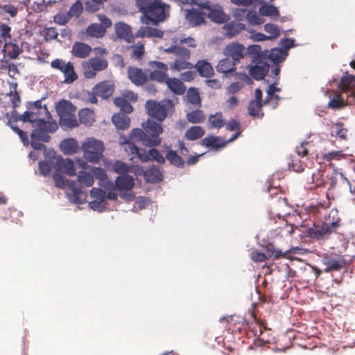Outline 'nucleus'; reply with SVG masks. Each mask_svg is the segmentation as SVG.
Listing matches in <instances>:
<instances>
[{
	"mask_svg": "<svg viewBox=\"0 0 355 355\" xmlns=\"http://www.w3.org/2000/svg\"><path fill=\"white\" fill-rule=\"evenodd\" d=\"M142 128H135L132 130L130 135L127 152L132 157H137L141 162H147L149 160V154L145 149L137 148L134 142H141L148 147H155L161 144V138L159 137L163 132V128L159 123L150 119L142 123Z\"/></svg>",
	"mask_w": 355,
	"mask_h": 355,
	"instance_id": "1",
	"label": "nucleus"
},
{
	"mask_svg": "<svg viewBox=\"0 0 355 355\" xmlns=\"http://www.w3.org/2000/svg\"><path fill=\"white\" fill-rule=\"evenodd\" d=\"M26 111L23 114H19L16 110L10 113H6V119L9 123L22 121L30 123L33 128H47L49 124L57 125L53 121H46L40 118L41 112H47V107L42 106V100L38 99L34 102L26 103Z\"/></svg>",
	"mask_w": 355,
	"mask_h": 355,
	"instance_id": "2",
	"label": "nucleus"
},
{
	"mask_svg": "<svg viewBox=\"0 0 355 355\" xmlns=\"http://www.w3.org/2000/svg\"><path fill=\"white\" fill-rule=\"evenodd\" d=\"M138 8L142 13L141 22H163L170 17L171 6L161 0H138Z\"/></svg>",
	"mask_w": 355,
	"mask_h": 355,
	"instance_id": "3",
	"label": "nucleus"
},
{
	"mask_svg": "<svg viewBox=\"0 0 355 355\" xmlns=\"http://www.w3.org/2000/svg\"><path fill=\"white\" fill-rule=\"evenodd\" d=\"M59 115L60 126L64 128H73L78 126L76 117V107L69 101L65 99L59 101L56 106Z\"/></svg>",
	"mask_w": 355,
	"mask_h": 355,
	"instance_id": "4",
	"label": "nucleus"
},
{
	"mask_svg": "<svg viewBox=\"0 0 355 355\" xmlns=\"http://www.w3.org/2000/svg\"><path fill=\"white\" fill-rule=\"evenodd\" d=\"M145 108L150 116L162 122L168 112L173 111V103L171 99H164L159 102L149 100L146 101Z\"/></svg>",
	"mask_w": 355,
	"mask_h": 355,
	"instance_id": "5",
	"label": "nucleus"
},
{
	"mask_svg": "<svg viewBox=\"0 0 355 355\" xmlns=\"http://www.w3.org/2000/svg\"><path fill=\"white\" fill-rule=\"evenodd\" d=\"M57 125H47V128H33L31 133V142L28 143L35 150H44L45 146L41 142H49L50 139L49 133L57 130Z\"/></svg>",
	"mask_w": 355,
	"mask_h": 355,
	"instance_id": "6",
	"label": "nucleus"
},
{
	"mask_svg": "<svg viewBox=\"0 0 355 355\" xmlns=\"http://www.w3.org/2000/svg\"><path fill=\"white\" fill-rule=\"evenodd\" d=\"M83 157L89 162L96 163L102 157L104 144L100 140L89 138L83 143Z\"/></svg>",
	"mask_w": 355,
	"mask_h": 355,
	"instance_id": "7",
	"label": "nucleus"
},
{
	"mask_svg": "<svg viewBox=\"0 0 355 355\" xmlns=\"http://www.w3.org/2000/svg\"><path fill=\"white\" fill-rule=\"evenodd\" d=\"M197 4L202 10V15H206L211 22H230V15L224 12L219 4H209V2Z\"/></svg>",
	"mask_w": 355,
	"mask_h": 355,
	"instance_id": "8",
	"label": "nucleus"
},
{
	"mask_svg": "<svg viewBox=\"0 0 355 355\" xmlns=\"http://www.w3.org/2000/svg\"><path fill=\"white\" fill-rule=\"evenodd\" d=\"M336 215V211H331L329 215ZM329 215L328 218H325V223H322V225L318 227L315 229H311L309 230V234H310L311 238L313 239H325L329 236L331 234L335 232V230L339 227L340 226V218H337L336 220H332L330 222L329 218L330 216Z\"/></svg>",
	"mask_w": 355,
	"mask_h": 355,
	"instance_id": "9",
	"label": "nucleus"
},
{
	"mask_svg": "<svg viewBox=\"0 0 355 355\" xmlns=\"http://www.w3.org/2000/svg\"><path fill=\"white\" fill-rule=\"evenodd\" d=\"M52 178H53L54 183H55L56 187L64 189L66 187L68 188L69 190L72 192L71 193V199L73 201V202L80 203L81 201L79 200L78 196L81 193L80 187L76 185V183L73 180H69L64 178L58 171L54 172L53 175H52Z\"/></svg>",
	"mask_w": 355,
	"mask_h": 355,
	"instance_id": "10",
	"label": "nucleus"
},
{
	"mask_svg": "<svg viewBox=\"0 0 355 355\" xmlns=\"http://www.w3.org/2000/svg\"><path fill=\"white\" fill-rule=\"evenodd\" d=\"M107 67L106 59L99 57H94L89 59V61L83 64V76L87 79H93L96 76V71H101Z\"/></svg>",
	"mask_w": 355,
	"mask_h": 355,
	"instance_id": "11",
	"label": "nucleus"
},
{
	"mask_svg": "<svg viewBox=\"0 0 355 355\" xmlns=\"http://www.w3.org/2000/svg\"><path fill=\"white\" fill-rule=\"evenodd\" d=\"M50 67L52 69L58 70L64 74V83L71 84L78 78L73 63L68 62H66L61 59H55L50 62Z\"/></svg>",
	"mask_w": 355,
	"mask_h": 355,
	"instance_id": "12",
	"label": "nucleus"
},
{
	"mask_svg": "<svg viewBox=\"0 0 355 355\" xmlns=\"http://www.w3.org/2000/svg\"><path fill=\"white\" fill-rule=\"evenodd\" d=\"M84 7L80 0H76L67 12H59L53 17V22H69L70 19L78 18L83 13Z\"/></svg>",
	"mask_w": 355,
	"mask_h": 355,
	"instance_id": "13",
	"label": "nucleus"
},
{
	"mask_svg": "<svg viewBox=\"0 0 355 355\" xmlns=\"http://www.w3.org/2000/svg\"><path fill=\"white\" fill-rule=\"evenodd\" d=\"M149 67L152 68V71L149 73L150 80L163 83L169 78L166 73L168 67L165 63L160 61H150Z\"/></svg>",
	"mask_w": 355,
	"mask_h": 355,
	"instance_id": "14",
	"label": "nucleus"
},
{
	"mask_svg": "<svg viewBox=\"0 0 355 355\" xmlns=\"http://www.w3.org/2000/svg\"><path fill=\"white\" fill-rule=\"evenodd\" d=\"M270 70V63L268 59L252 60L249 73L255 80H261Z\"/></svg>",
	"mask_w": 355,
	"mask_h": 355,
	"instance_id": "15",
	"label": "nucleus"
},
{
	"mask_svg": "<svg viewBox=\"0 0 355 355\" xmlns=\"http://www.w3.org/2000/svg\"><path fill=\"white\" fill-rule=\"evenodd\" d=\"M263 30H265L266 33L269 35H266L261 33H252L251 39H252L253 41L260 42L266 41L267 40H275L279 36L280 30L275 24H265Z\"/></svg>",
	"mask_w": 355,
	"mask_h": 355,
	"instance_id": "16",
	"label": "nucleus"
},
{
	"mask_svg": "<svg viewBox=\"0 0 355 355\" xmlns=\"http://www.w3.org/2000/svg\"><path fill=\"white\" fill-rule=\"evenodd\" d=\"M322 263L324 264V272L331 271H340L344 268L346 261L342 256H327L322 259Z\"/></svg>",
	"mask_w": 355,
	"mask_h": 355,
	"instance_id": "17",
	"label": "nucleus"
},
{
	"mask_svg": "<svg viewBox=\"0 0 355 355\" xmlns=\"http://www.w3.org/2000/svg\"><path fill=\"white\" fill-rule=\"evenodd\" d=\"M223 54L235 62H239L244 58L245 47L241 44L232 42L225 46L223 49Z\"/></svg>",
	"mask_w": 355,
	"mask_h": 355,
	"instance_id": "18",
	"label": "nucleus"
},
{
	"mask_svg": "<svg viewBox=\"0 0 355 355\" xmlns=\"http://www.w3.org/2000/svg\"><path fill=\"white\" fill-rule=\"evenodd\" d=\"M111 26L112 24H90L89 27L83 32V35L94 38H101L106 34L107 29Z\"/></svg>",
	"mask_w": 355,
	"mask_h": 355,
	"instance_id": "19",
	"label": "nucleus"
},
{
	"mask_svg": "<svg viewBox=\"0 0 355 355\" xmlns=\"http://www.w3.org/2000/svg\"><path fill=\"white\" fill-rule=\"evenodd\" d=\"M92 92L98 97L106 99L110 97L114 92V85L109 80H103L95 85L94 88H92Z\"/></svg>",
	"mask_w": 355,
	"mask_h": 355,
	"instance_id": "20",
	"label": "nucleus"
},
{
	"mask_svg": "<svg viewBox=\"0 0 355 355\" xmlns=\"http://www.w3.org/2000/svg\"><path fill=\"white\" fill-rule=\"evenodd\" d=\"M113 185L119 191H128L134 187V179L130 175H121L116 177Z\"/></svg>",
	"mask_w": 355,
	"mask_h": 355,
	"instance_id": "21",
	"label": "nucleus"
},
{
	"mask_svg": "<svg viewBox=\"0 0 355 355\" xmlns=\"http://www.w3.org/2000/svg\"><path fill=\"white\" fill-rule=\"evenodd\" d=\"M128 76L133 85L137 87L144 85L147 81V75L138 67H128Z\"/></svg>",
	"mask_w": 355,
	"mask_h": 355,
	"instance_id": "22",
	"label": "nucleus"
},
{
	"mask_svg": "<svg viewBox=\"0 0 355 355\" xmlns=\"http://www.w3.org/2000/svg\"><path fill=\"white\" fill-rule=\"evenodd\" d=\"M115 33L116 36L113 37L114 41H116V39L123 40L128 43L132 41L131 28L127 24H115Z\"/></svg>",
	"mask_w": 355,
	"mask_h": 355,
	"instance_id": "23",
	"label": "nucleus"
},
{
	"mask_svg": "<svg viewBox=\"0 0 355 355\" xmlns=\"http://www.w3.org/2000/svg\"><path fill=\"white\" fill-rule=\"evenodd\" d=\"M355 100V93L354 92H351V94L347 96L346 102H345L344 99L341 98L339 94H336L334 96V98L330 99L329 104H327V107L332 110H337L343 107L347 103L348 104H354Z\"/></svg>",
	"mask_w": 355,
	"mask_h": 355,
	"instance_id": "24",
	"label": "nucleus"
},
{
	"mask_svg": "<svg viewBox=\"0 0 355 355\" xmlns=\"http://www.w3.org/2000/svg\"><path fill=\"white\" fill-rule=\"evenodd\" d=\"M239 63V61H235L230 58H225L218 62L216 69L219 73H223L227 76V74L234 73L235 71V66Z\"/></svg>",
	"mask_w": 355,
	"mask_h": 355,
	"instance_id": "25",
	"label": "nucleus"
},
{
	"mask_svg": "<svg viewBox=\"0 0 355 355\" xmlns=\"http://www.w3.org/2000/svg\"><path fill=\"white\" fill-rule=\"evenodd\" d=\"M92 49L87 44L80 42H76L73 44L71 53L73 56L78 58H86L90 55Z\"/></svg>",
	"mask_w": 355,
	"mask_h": 355,
	"instance_id": "26",
	"label": "nucleus"
},
{
	"mask_svg": "<svg viewBox=\"0 0 355 355\" xmlns=\"http://www.w3.org/2000/svg\"><path fill=\"white\" fill-rule=\"evenodd\" d=\"M248 314L250 315V317L251 318H252L253 322H251L250 323L247 322V325H249V328H250L251 331L253 332L254 336L258 337L263 334V329H266V327H263V322L257 319L256 313L254 312V307L248 310Z\"/></svg>",
	"mask_w": 355,
	"mask_h": 355,
	"instance_id": "27",
	"label": "nucleus"
},
{
	"mask_svg": "<svg viewBox=\"0 0 355 355\" xmlns=\"http://www.w3.org/2000/svg\"><path fill=\"white\" fill-rule=\"evenodd\" d=\"M355 85V76L352 74H349L345 72L339 81L338 88L340 89L342 93H346L347 92H352V91Z\"/></svg>",
	"mask_w": 355,
	"mask_h": 355,
	"instance_id": "28",
	"label": "nucleus"
},
{
	"mask_svg": "<svg viewBox=\"0 0 355 355\" xmlns=\"http://www.w3.org/2000/svg\"><path fill=\"white\" fill-rule=\"evenodd\" d=\"M173 94L177 95H182L185 92V86L183 83L177 78H170L166 79L164 83Z\"/></svg>",
	"mask_w": 355,
	"mask_h": 355,
	"instance_id": "29",
	"label": "nucleus"
},
{
	"mask_svg": "<svg viewBox=\"0 0 355 355\" xmlns=\"http://www.w3.org/2000/svg\"><path fill=\"white\" fill-rule=\"evenodd\" d=\"M112 122L116 128L121 130H125L130 125V120L128 116L123 113H116L112 116Z\"/></svg>",
	"mask_w": 355,
	"mask_h": 355,
	"instance_id": "30",
	"label": "nucleus"
},
{
	"mask_svg": "<svg viewBox=\"0 0 355 355\" xmlns=\"http://www.w3.org/2000/svg\"><path fill=\"white\" fill-rule=\"evenodd\" d=\"M78 144L73 138L66 139L60 143V150L64 155H69L76 153Z\"/></svg>",
	"mask_w": 355,
	"mask_h": 355,
	"instance_id": "31",
	"label": "nucleus"
},
{
	"mask_svg": "<svg viewBox=\"0 0 355 355\" xmlns=\"http://www.w3.org/2000/svg\"><path fill=\"white\" fill-rule=\"evenodd\" d=\"M189 58L177 57L175 62L170 64L171 70L173 71H180L182 70H190L194 67L191 63L188 62Z\"/></svg>",
	"mask_w": 355,
	"mask_h": 355,
	"instance_id": "32",
	"label": "nucleus"
},
{
	"mask_svg": "<svg viewBox=\"0 0 355 355\" xmlns=\"http://www.w3.org/2000/svg\"><path fill=\"white\" fill-rule=\"evenodd\" d=\"M287 55V51L275 48L270 51V53H267L268 62L270 61L273 64H277L284 61Z\"/></svg>",
	"mask_w": 355,
	"mask_h": 355,
	"instance_id": "33",
	"label": "nucleus"
},
{
	"mask_svg": "<svg viewBox=\"0 0 355 355\" xmlns=\"http://www.w3.org/2000/svg\"><path fill=\"white\" fill-rule=\"evenodd\" d=\"M89 173L94 178L100 181V186L105 184V185L112 187V182L107 179L106 171L104 169L99 167H93L90 169Z\"/></svg>",
	"mask_w": 355,
	"mask_h": 355,
	"instance_id": "34",
	"label": "nucleus"
},
{
	"mask_svg": "<svg viewBox=\"0 0 355 355\" xmlns=\"http://www.w3.org/2000/svg\"><path fill=\"white\" fill-rule=\"evenodd\" d=\"M225 125L223 113L218 112L215 114H210L208 118V128L210 129H220Z\"/></svg>",
	"mask_w": 355,
	"mask_h": 355,
	"instance_id": "35",
	"label": "nucleus"
},
{
	"mask_svg": "<svg viewBox=\"0 0 355 355\" xmlns=\"http://www.w3.org/2000/svg\"><path fill=\"white\" fill-rule=\"evenodd\" d=\"M194 67L202 77L209 78L214 75V69L211 64L204 60L197 62Z\"/></svg>",
	"mask_w": 355,
	"mask_h": 355,
	"instance_id": "36",
	"label": "nucleus"
},
{
	"mask_svg": "<svg viewBox=\"0 0 355 355\" xmlns=\"http://www.w3.org/2000/svg\"><path fill=\"white\" fill-rule=\"evenodd\" d=\"M78 123L85 124V125H92L94 122V112L89 109L85 108L78 111Z\"/></svg>",
	"mask_w": 355,
	"mask_h": 355,
	"instance_id": "37",
	"label": "nucleus"
},
{
	"mask_svg": "<svg viewBox=\"0 0 355 355\" xmlns=\"http://www.w3.org/2000/svg\"><path fill=\"white\" fill-rule=\"evenodd\" d=\"M139 35L141 37L162 38L164 32L154 27H143L139 29Z\"/></svg>",
	"mask_w": 355,
	"mask_h": 355,
	"instance_id": "38",
	"label": "nucleus"
},
{
	"mask_svg": "<svg viewBox=\"0 0 355 355\" xmlns=\"http://www.w3.org/2000/svg\"><path fill=\"white\" fill-rule=\"evenodd\" d=\"M31 3L30 0L24 1V4L26 7L27 12L29 14L32 12H42L46 10V5L45 4L44 0H40L34 1L31 6H29V3Z\"/></svg>",
	"mask_w": 355,
	"mask_h": 355,
	"instance_id": "39",
	"label": "nucleus"
},
{
	"mask_svg": "<svg viewBox=\"0 0 355 355\" xmlns=\"http://www.w3.org/2000/svg\"><path fill=\"white\" fill-rule=\"evenodd\" d=\"M59 169H62L65 172V174L73 177L76 175V168H74L73 162L70 159L58 160Z\"/></svg>",
	"mask_w": 355,
	"mask_h": 355,
	"instance_id": "40",
	"label": "nucleus"
},
{
	"mask_svg": "<svg viewBox=\"0 0 355 355\" xmlns=\"http://www.w3.org/2000/svg\"><path fill=\"white\" fill-rule=\"evenodd\" d=\"M245 24H225L223 29L225 32V36L232 38L236 35L240 31L244 30Z\"/></svg>",
	"mask_w": 355,
	"mask_h": 355,
	"instance_id": "41",
	"label": "nucleus"
},
{
	"mask_svg": "<svg viewBox=\"0 0 355 355\" xmlns=\"http://www.w3.org/2000/svg\"><path fill=\"white\" fill-rule=\"evenodd\" d=\"M259 12L262 16L270 17L275 18L279 16V10L273 5L263 3L259 9Z\"/></svg>",
	"mask_w": 355,
	"mask_h": 355,
	"instance_id": "42",
	"label": "nucleus"
},
{
	"mask_svg": "<svg viewBox=\"0 0 355 355\" xmlns=\"http://www.w3.org/2000/svg\"><path fill=\"white\" fill-rule=\"evenodd\" d=\"M308 184H311L308 186L309 189H315L318 187H322L324 184L322 180V173L320 171L314 173L311 177L307 178Z\"/></svg>",
	"mask_w": 355,
	"mask_h": 355,
	"instance_id": "43",
	"label": "nucleus"
},
{
	"mask_svg": "<svg viewBox=\"0 0 355 355\" xmlns=\"http://www.w3.org/2000/svg\"><path fill=\"white\" fill-rule=\"evenodd\" d=\"M263 105L266 104H263V102L250 101L248 105L249 115L258 119L262 118L263 112L261 111V107Z\"/></svg>",
	"mask_w": 355,
	"mask_h": 355,
	"instance_id": "44",
	"label": "nucleus"
},
{
	"mask_svg": "<svg viewBox=\"0 0 355 355\" xmlns=\"http://www.w3.org/2000/svg\"><path fill=\"white\" fill-rule=\"evenodd\" d=\"M164 51L166 53H172L177 56V58L184 56L185 58H190V51L186 47L171 46V47L164 49Z\"/></svg>",
	"mask_w": 355,
	"mask_h": 355,
	"instance_id": "45",
	"label": "nucleus"
},
{
	"mask_svg": "<svg viewBox=\"0 0 355 355\" xmlns=\"http://www.w3.org/2000/svg\"><path fill=\"white\" fill-rule=\"evenodd\" d=\"M205 135V130L201 126H193L185 132V138L187 140L194 141L201 139Z\"/></svg>",
	"mask_w": 355,
	"mask_h": 355,
	"instance_id": "46",
	"label": "nucleus"
},
{
	"mask_svg": "<svg viewBox=\"0 0 355 355\" xmlns=\"http://www.w3.org/2000/svg\"><path fill=\"white\" fill-rule=\"evenodd\" d=\"M247 53L253 56L252 60H268L266 58V51L261 50V46L253 44L247 48Z\"/></svg>",
	"mask_w": 355,
	"mask_h": 355,
	"instance_id": "47",
	"label": "nucleus"
},
{
	"mask_svg": "<svg viewBox=\"0 0 355 355\" xmlns=\"http://www.w3.org/2000/svg\"><path fill=\"white\" fill-rule=\"evenodd\" d=\"M144 177L146 181L150 183L159 182L163 180V175L161 171L155 168L146 171L144 172Z\"/></svg>",
	"mask_w": 355,
	"mask_h": 355,
	"instance_id": "48",
	"label": "nucleus"
},
{
	"mask_svg": "<svg viewBox=\"0 0 355 355\" xmlns=\"http://www.w3.org/2000/svg\"><path fill=\"white\" fill-rule=\"evenodd\" d=\"M17 13V9L12 5H0V20H9V17H14Z\"/></svg>",
	"mask_w": 355,
	"mask_h": 355,
	"instance_id": "49",
	"label": "nucleus"
},
{
	"mask_svg": "<svg viewBox=\"0 0 355 355\" xmlns=\"http://www.w3.org/2000/svg\"><path fill=\"white\" fill-rule=\"evenodd\" d=\"M166 159L175 166L182 168L184 167V161L176 153V151L170 150L166 154Z\"/></svg>",
	"mask_w": 355,
	"mask_h": 355,
	"instance_id": "50",
	"label": "nucleus"
},
{
	"mask_svg": "<svg viewBox=\"0 0 355 355\" xmlns=\"http://www.w3.org/2000/svg\"><path fill=\"white\" fill-rule=\"evenodd\" d=\"M76 181L83 187H90L94 183V178L90 175L89 172L80 171Z\"/></svg>",
	"mask_w": 355,
	"mask_h": 355,
	"instance_id": "51",
	"label": "nucleus"
},
{
	"mask_svg": "<svg viewBox=\"0 0 355 355\" xmlns=\"http://www.w3.org/2000/svg\"><path fill=\"white\" fill-rule=\"evenodd\" d=\"M265 250L269 254V257H272L273 259H279L280 258H284L287 254L289 252L286 251L285 252H282V250L276 248L272 243H267L265 245Z\"/></svg>",
	"mask_w": 355,
	"mask_h": 355,
	"instance_id": "52",
	"label": "nucleus"
},
{
	"mask_svg": "<svg viewBox=\"0 0 355 355\" xmlns=\"http://www.w3.org/2000/svg\"><path fill=\"white\" fill-rule=\"evenodd\" d=\"M201 144L205 147H211L217 149L224 146V143L217 137L209 136L202 139Z\"/></svg>",
	"mask_w": 355,
	"mask_h": 355,
	"instance_id": "53",
	"label": "nucleus"
},
{
	"mask_svg": "<svg viewBox=\"0 0 355 355\" xmlns=\"http://www.w3.org/2000/svg\"><path fill=\"white\" fill-rule=\"evenodd\" d=\"M187 120L191 123H202L205 121V114L200 110L189 112L187 114Z\"/></svg>",
	"mask_w": 355,
	"mask_h": 355,
	"instance_id": "54",
	"label": "nucleus"
},
{
	"mask_svg": "<svg viewBox=\"0 0 355 355\" xmlns=\"http://www.w3.org/2000/svg\"><path fill=\"white\" fill-rule=\"evenodd\" d=\"M114 103L120 108L123 114H130L133 110L130 103L122 97L115 98V99H114Z\"/></svg>",
	"mask_w": 355,
	"mask_h": 355,
	"instance_id": "55",
	"label": "nucleus"
},
{
	"mask_svg": "<svg viewBox=\"0 0 355 355\" xmlns=\"http://www.w3.org/2000/svg\"><path fill=\"white\" fill-rule=\"evenodd\" d=\"M3 51L7 53V56L10 58L15 60L17 58L19 54L21 53V49H20L16 44L9 43L5 44Z\"/></svg>",
	"mask_w": 355,
	"mask_h": 355,
	"instance_id": "56",
	"label": "nucleus"
},
{
	"mask_svg": "<svg viewBox=\"0 0 355 355\" xmlns=\"http://www.w3.org/2000/svg\"><path fill=\"white\" fill-rule=\"evenodd\" d=\"M112 168H113L114 172L121 175H128L127 173L130 171V166L120 160H116L114 162Z\"/></svg>",
	"mask_w": 355,
	"mask_h": 355,
	"instance_id": "57",
	"label": "nucleus"
},
{
	"mask_svg": "<svg viewBox=\"0 0 355 355\" xmlns=\"http://www.w3.org/2000/svg\"><path fill=\"white\" fill-rule=\"evenodd\" d=\"M16 123L17 122H7V124H8L9 127L11 128L12 130H13V131L19 135V137H20L21 143H23V144L25 146H28L29 141L28 138L27 137L26 132L19 129V128L17 126Z\"/></svg>",
	"mask_w": 355,
	"mask_h": 355,
	"instance_id": "58",
	"label": "nucleus"
},
{
	"mask_svg": "<svg viewBox=\"0 0 355 355\" xmlns=\"http://www.w3.org/2000/svg\"><path fill=\"white\" fill-rule=\"evenodd\" d=\"M187 101L192 105H201V99H200L199 93L195 88H190L187 93Z\"/></svg>",
	"mask_w": 355,
	"mask_h": 355,
	"instance_id": "59",
	"label": "nucleus"
},
{
	"mask_svg": "<svg viewBox=\"0 0 355 355\" xmlns=\"http://www.w3.org/2000/svg\"><path fill=\"white\" fill-rule=\"evenodd\" d=\"M332 133L336 134V137L340 139L345 140L347 137V129L344 128L342 123H337L331 127Z\"/></svg>",
	"mask_w": 355,
	"mask_h": 355,
	"instance_id": "60",
	"label": "nucleus"
},
{
	"mask_svg": "<svg viewBox=\"0 0 355 355\" xmlns=\"http://www.w3.org/2000/svg\"><path fill=\"white\" fill-rule=\"evenodd\" d=\"M201 15H202V10L200 11L197 9H191L187 10L186 17L191 21L192 19H196L195 22H205V20L201 18Z\"/></svg>",
	"mask_w": 355,
	"mask_h": 355,
	"instance_id": "61",
	"label": "nucleus"
},
{
	"mask_svg": "<svg viewBox=\"0 0 355 355\" xmlns=\"http://www.w3.org/2000/svg\"><path fill=\"white\" fill-rule=\"evenodd\" d=\"M149 160H154L159 164H164L165 157L159 153V150L155 148H152L148 150Z\"/></svg>",
	"mask_w": 355,
	"mask_h": 355,
	"instance_id": "62",
	"label": "nucleus"
},
{
	"mask_svg": "<svg viewBox=\"0 0 355 355\" xmlns=\"http://www.w3.org/2000/svg\"><path fill=\"white\" fill-rule=\"evenodd\" d=\"M90 196L94 198L95 200H105L106 199V192L104 190L98 188H92L90 190Z\"/></svg>",
	"mask_w": 355,
	"mask_h": 355,
	"instance_id": "63",
	"label": "nucleus"
},
{
	"mask_svg": "<svg viewBox=\"0 0 355 355\" xmlns=\"http://www.w3.org/2000/svg\"><path fill=\"white\" fill-rule=\"evenodd\" d=\"M102 3H97L93 1H87L85 4V11L89 13H94L100 9Z\"/></svg>",
	"mask_w": 355,
	"mask_h": 355,
	"instance_id": "64",
	"label": "nucleus"
}]
</instances>
